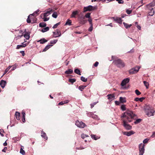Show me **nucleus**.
<instances>
[{"mask_svg":"<svg viewBox=\"0 0 155 155\" xmlns=\"http://www.w3.org/2000/svg\"><path fill=\"white\" fill-rule=\"evenodd\" d=\"M12 67V66H9L5 70V73L3 74V75L2 76V77L4 74H5L6 73H7L8 71Z\"/></svg>","mask_w":155,"mask_h":155,"instance_id":"2f4dec72","label":"nucleus"},{"mask_svg":"<svg viewBox=\"0 0 155 155\" xmlns=\"http://www.w3.org/2000/svg\"><path fill=\"white\" fill-rule=\"evenodd\" d=\"M136 115L132 111L127 110L122 114L121 117L123 123V126L127 130L131 129L132 127L128 124V123L130 122L135 119Z\"/></svg>","mask_w":155,"mask_h":155,"instance_id":"f257e3e1","label":"nucleus"},{"mask_svg":"<svg viewBox=\"0 0 155 155\" xmlns=\"http://www.w3.org/2000/svg\"><path fill=\"white\" fill-rule=\"evenodd\" d=\"M96 9V7L90 5L87 7H84V12L87 11H93Z\"/></svg>","mask_w":155,"mask_h":155,"instance_id":"39448f33","label":"nucleus"},{"mask_svg":"<svg viewBox=\"0 0 155 155\" xmlns=\"http://www.w3.org/2000/svg\"><path fill=\"white\" fill-rule=\"evenodd\" d=\"M41 136L42 137H43L46 140H47L48 137L46 136V134L45 132L42 131L41 132Z\"/></svg>","mask_w":155,"mask_h":155,"instance_id":"6ab92c4d","label":"nucleus"},{"mask_svg":"<svg viewBox=\"0 0 155 155\" xmlns=\"http://www.w3.org/2000/svg\"><path fill=\"white\" fill-rule=\"evenodd\" d=\"M17 66V65L16 64H15L14 65H13L12 66L13 67H12V68L11 69V70L13 71V70H15Z\"/></svg>","mask_w":155,"mask_h":155,"instance_id":"4d7b16f0","label":"nucleus"},{"mask_svg":"<svg viewBox=\"0 0 155 155\" xmlns=\"http://www.w3.org/2000/svg\"><path fill=\"white\" fill-rule=\"evenodd\" d=\"M24 36L26 39L28 40L30 38V34L28 33H25L24 35Z\"/></svg>","mask_w":155,"mask_h":155,"instance_id":"aec40b11","label":"nucleus"},{"mask_svg":"<svg viewBox=\"0 0 155 155\" xmlns=\"http://www.w3.org/2000/svg\"><path fill=\"white\" fill-rule=\"evenodd\" d=\"M88 21L89 22L90 25H93V24L92 23V19L91 18L89 19Z\"/></svg>","mask_w":155,"mask_h":155,"instance_id":"6e6d98bb","label":"nucleus"},{"mask_svg":"<svg viewBox=\"0 0 155 155\" xmlns=\"http://www.w3.org/2000/svg\"><path fill=\"white\" fill-rule=\"evenodd\" d=\"M129 80H130L128 78H126L124 79L122 81V82L121 84V85L122 86H124L127 83L129 82Z\"/></svg>","mask_w":155,"mask_h":155,"instance_id":"f8f14e48","label":"nucleus"},{"mask_svg":"<svg viewBox=\"0 0 155 155\" xmlns=\"http://www.w3.org/2000/svg\"><path fill=\"white\" fill-rule=\"evenodd\" d=\"M58 16V14L56 12H54L52 15V17L54 18H56Z\"/></svg>","mask_w":155,"mask_h":155,"instance_id":"79ce46f5","label":"nucleus"},{"mask_svg":"<svg viewBox=\"0 0 155 155\" xmlns=\"http://www.w3.org/2000/svg\"><path fill=\"white\" fill-rule=\"evenodd\" d=\"M123 24L126 28H130L131 26L132 25H128L127 24L125 23L124 22L123 23Z\"/></svg>","mask_w":155,"mask_h":155,"instance_id":"cd10ccee","label":"nucleus"},{"mask_svg":"<svg viewBox=\"0 0 155 155\" xmlns=\"http://www.w3.org/2000/svg\"><path fill=\"white\" fill-rule=\"evenodd\" d=\"M121 109L123 111H124L126 110V106L125 105H122L121 106Z\"/></svg>","mask_w":155,"mask_h":155,"instance_id":"a18cd8bd","label":"nucleus"},{"mask_svg":"<svg viewBox=\"0 0 155 155\" xmlns=\"http://www.w3.org/2000/svg\"><path fill=\"white\" fill-rule=\"evenodd\" d=\"M62 101L63 102V104H67L68 103L69 101L68 100H66V101Z\"/></svg>","mask_w":155,"mask_h":155,"instance_id":"69168bd1","label":"nucleus"},{"mask_svg":"<svg viewBox=\"0 0 155 155\" xmlns=\"http://www.w3.org/2000/svg\"><path fill=\"white\" fill-rule=\"evenodd\" d=\"M47 41V40L43 38L37 41L38 42H40V44H43Z\"/></svg>","mask_w":155,"mask_h":155,"instance_id":"a211bd4d","label":"nucleus"},{"mask_svg":"<svg viewBox=\"0 0 155 155\" xmlns=\"http://www.w3.org/2000/svg\"><path fill=\"white\" fill-rule=\"evenodd\" d=\"M135 133V132H134L133 131L131 130L129 131L123 132V134L127 136H130L131 135L134 134Z\"/></svg>","mask_w":155,"mask_h":155,"instance_id":"9b49d317","label":"nucleus"},{"mask_svg":"<svg viewBox=\"0 0 155 155\" xmlns=\"http://www.w3.org/2000/svg\"><path fill=\"white\" fill-rule=\"evenodd\" d=\"M154 13V11L153 8H152L151 12H149V15L151 16H153Z\"/></svg>","mask_w":155,"mask_h":155,"instance_id":"a19ab883","label":"nucleus"},{"mask_svg":"<svg viewBox=\"0 0 155 155\" xmlns=\"http://www.w3.org/2000/svg\"><path fill=\"white\" fill-rule=\"evenodd\" d=\"M98 102H94V103H92V104H91V108H93V107L94 106L96 105L97 103Z\"/></svg>","mask_w":155,"mask_h":155,"instance_id":"5fc2aeb1","label":"nucleus"},{"mask_svg":"<svg viewBox=\"0 0 155 155\" xmlns=\"http://www.w3.org/2000/svg\"><path fill=\"white\" fill-rule=\"evenodd\" d=\"M144 99L145 98L143 97H142L140 98L136 97L134 99V101H140V102H142L143 100H144Z\"/></svg>","mask_w":155,"mask_h":155,"instance_id":"412c9836","label":"nucleus"},{"mask_svg":"<svg viewBox=\"0 0 155 155\" xmlns=\"http://www.w3.org/2000/svg\"><path fill=\"white\" fill-rule=\"evenodd\" d=\"M144 110L146 114L148 117L153 116L154 114L155 111L153 107L150 105H146Z\"/></svg>","mask_w":155,"mask_h":155,"instance_id":"f03ea898","label":"nucleus"},{"mask_svg":"<svg viewBox=\"0 0 155 155\" xmlns=\"http://www.w3.org/2000/svg\"><path fill=\"white\" fill-rule=\"evenodd\" d=\"M135 92L136 94L137 95H139L141 94V93L138 90H135Z\"/></svg>","mask_w":155,"mask_h":155,"instance_id":"864d4df0","label":"nucleus"},{"mask_svg":"<svg viewBox=\"0 0 155 155\" xmlns=\"http://www.w3.org/2000/svg\"><path fill=\"white\" fill-rule=\"evenodd\" d=\"M52 11V8H49L46 12L44 13L43 14H41L40 15L41 18H42V17H46L48 16L51 14Z\"/></svg>","mask_w":155,"mask_h":155,"instance_id":"6e6552de","label":"nucleus"},{"mask_svg":"<svg viewBox=\"0 0 155 155\" xmlns=\"http://www.w3.org/2000/svg\"><path fill=\"white\" fill-rule=\"evenodd\" d=\"M7 150V147H5L4 149L2 150V152H5Z\"/></svg>","mask_w":155,"mask_h":155,"instance_id":"774afa93","label":"nucleus"},{"mask_svg":"<svg viewBox=\"0 0 155 155\" xmlns=\"http://www.w3.org/2000/svg\"><path fill=\"white\" fill-rule=\"evenodd\" d=\"M20 140V138L18 137H15L12 138L13 142L16 143L17 141Z\"/></svg>","mask_w":155,"mask_h":155,"instance_id":"7c9ffc66","label":"nucleus"},{"mask_svg":"<svg viewBox=\"0 0 155 155\" xmlns=\"http://www.w3.org/2000/svg\"><path fill=\"white\" fill-rule=\"evenodd\" d=\"M20 53L22 54V55L23 56H24L25 55V53L24 51H20Z\"/></svg>","mask_w":155,"mask_h":155,"instance_id":"338daca9","label":"nucleus"},{"mask_svg":"<svg viewBox=\"0 0 155 155\" xmlns=\"http://www.w3.org/2000/svg\"><path fill=\"white\" fill-rule=\"evenodd\" d=\"M140 68V67L138 66L130 70L129 71V73L131 74H135L139 71Z\"/></svg>","mask_w":155,"mask_h":155,"instance_id":"1a4fd4ad","label":"nucleus"},{"mask_svg":"<svg viewBox=\"0 0 155 155\" xmlns=\"http://www.w3.org/2000/svg\"><path fill=\"white\" fill-rule=\"evenodd\" d=\"M49 27H46L45 28H43L41 30V31L42 32H45L46 31H48L49 30Z\"/></svg>","mask_w":155,"mask_h":155,"instance_id":"c85d7f7f","label":"nucleus"},{"mask_svg":"<svg viewBox=\"0 0 155 155\" xmlns=\"http://www.w3.org/2000/svg\"><path fill=\"white\" fill-rule=\"evenodd\" d=\"M114 62L115 64L119 68H123L125 66L124 63L120 59L114 61Z\"/></svg>","mask_w":155,"mask_h":155,"instance_id":"7ed1b4c3","label":"nucleus"},{"mask_svg":"<svg viewBox=\"0 0 155 155\" xmlns=\"http://www.w3.org/2000/svg\"><path fill=\"white\" fill-rule=\"evenodd\" d=\"M53 46L52 45H47L45 48L43 50V51H45L47 50H48V49H49L51 47H52Z\"/></svg>","mask_w":155,"mask_h":155,"instance_id":"5701e85b","label":"nucleus"},{"mask_svg":"<svg viewBox=\"0 0 155 155\" xmlns=\"http://www.w3.org/2000/svg\"><path fill=\"white\" fill-rule=\"evenodd\" d=\"M4 132L3 130V129H0V134L2 137H3L4 135L2 133Z\"/></svg>","mask_w":155,"mask_h":155,"instance_id":"052dcab7","label":"nucleus"},{"mask_svg":"<svg viewBox=\"0 0 155 155\" xmlns=\"http://www.w3.org/2000/svg\"><path fill=\"white\" fill-rule=\"evenodd\" d=\"M71 25V21L70 19H68L65 24V25Z\"/></svg>","mask_w":155,"mask_h":155,"instance_id":"c756f323","label":"nucleus"},{"mask_svg":"<svg viewBox=\"0 0 155 155\" xmlns=\"http://www.w3.org/2000/svg\"><path fill=\"white\" fill-rule=\"evenodd\" d=\"M75 125L78 127L82 128H84L86 126L85 123L81 121H79L78 120H77L76 121Z\"/></svg>","mask_w":155,"mask_h":155,"instance_id":"423d86ee","label":"nucleus"},{"mask_svg":"<svg viewBox=\"0 0 155 155\" xmlns=\"http://www.w3.org/2000/svg\"><path fill=\"white\" fill-rule=\"evenodd\" d=\"M39 10L38 9L37 11L35 12L33 14L30 15L28 17V18H27V23H30L31 22V21L29 18V17H30V16H36L39 14Z\"/></svg>","mask_w":155,"mask_h":155,"instance_id":"0eeeda50","label":"nucleus"},{"mask_svg":"<svg viewBox=\"0 0 155 155\" xmlns=\"http://www.w3.org/2000/svg\"><path fill=\"white\" fill-rule=\"evenodd\" d=\"M6 84V81L3 80H2L0 82V85L1 86V87L2 88H4Z\"/></svg>","mask_w":155,"mask_h":155,"instance_id":"2eb2a0df","label":"nucleus"},{"mask_svg":"<svg viewBox=\"0 0 155 155\" xmlns=\"http://www.w3.org/2000/svg\"><path fill=\"white\" fill-rule=\"evenodd\" d=\"M90 15L91 13H87L85 15V17L87 18H90Z\"/></svg>","mask_w":155,"mask_h":155,"instance_id":"de8ad7c7","label":"nucleus"},{"mask_svg":"<svg viewBox=\"0 0 155 155\" xmlns=\"http://www.w3.org/2000/svg\"><path fill=\"white\" fill-rule=\"evenodd\" d=\"M27 44L26 43L25 44L24 42L22 43L21 45H17V47L16 48V49H19L21 48H23L25 47L26 46Z\"/></svg>","mask_w":155,"mask_h":155,"instance_id":"4468645a","label":"nucleus"},{"mask_svg":"<svg viewBox=\"0 0 155 155\" xmlns=\"http://www.w3.org/2000/svg\"><path fill=\"white\" fill-rule=\"evenodd\" d=\"M53 46L52 45H47L45 48L43 50V51H45L47 50H48V49H49L51 47H52Z\"/></svg>","mask_w":155,"mask_h":155,"instance_id":"b1692460","label":"nucleus"},{"mask_svg":"<svg viewBox=\"0 0 155 155\" xmlns=\"http://www.w3.org/2000/svg\"><path fill=\"white\" fill-rule=\"evenodd\" d=\"M114 20L117 23L120 24H121L122 22V20L121 18L119 17H117L114 18Z\"/></svg>","mask_w":155,"mask_h":155,"instance_id":"dca6fc26","label":"nucleus"},{"mask_svg":"<svg viewBox=\"0 0 155 155\" xmlns=\"http://www.w3.org/2000/svg\"><path fill=\"white\" fill-rule=\"evenodd\" d=\"M25 116H22V122H23V123H24L25 122Z\"/></svg>","mask_w":155,"mask_h":155,"instance_id":"e2e57ef3","label":"nucleus"},{"mask_svg":"<svg viewBox=\"0 0 155 155\" xmlns=\"http://www.w3.org/2000/svg\"><path fill=\"white\" fill-rule=\"evenodd\" d=\"M91 138L94 140H97L99 138L97 136L94 134H91Z\"/></svg>","mask_w":155,"mask_h":155,"instance_id":"f704fd0d","label":"nucleus"},{"mask_svg":"<svg viewBox=\"0 0 155 155\" xmlns=\"http://www.w3.org/2000/svg\"><path fill=\"white\" fill-rule=\"evenodd\" d=\"M73 72V70L71 69H69L68 70L66 71L65 73L67 74H71Z\"/></svg>","mask_w":155,"mask_h":155,"instance_id":"bb28decb","label":"nucleus"},{"mask_svg":"<svg viewBox=\"0 0 155 155\" xmlns=\"http://www.w3.org/2000/svg\"><path fill=\"white\" fill-rule=\"evenodd\" d=\"M93 30V25H91L90 27L88 29V31H91Z\"/></svg>","mask_w":155,"mask_h":155,"instance_id":"680f3d73","label":"nucleus"},{"mask_svg":"<svg viewBox=\"0 0 155 155\" xmlns=\"http://www.w3.org/2000/svg\"><path fill=\"white\" fill-rule=\"evenodd\" d=\"M132 10L127 9L126 10V12L128 14H130L132 12Z\"/></svg>","mask_w":155,"mask_h":155,"instance_id":"bf43d9fd","label":"nucleus"},{"mask_svg":"<svg viewBox=\"0 0 155 155\" xmlns=\"http://www.w3.org/2000/svg\"><path fill=\"white\" fill-rule=\"evenodd\" d=\"M57 41L58 40L57 39L51 40L50 41V43L51 44H54L57 42Z\"/></svg>","mask_w":155,"mask_h":155,"instance_id":"49530a36","label":"nucleus"},{"mask_svg":"<svg viewBox=\"0 0 155 155\" xmlns=\"http://www.w3.org/2000/svg\"><path fill=\"white\" fill-rule=\"evenodd\" d=\"M149 139L147 138H146L143 141V144H145V143H147L148 142V141H149Z\"/></svg>","mask_w":155,"mask_h":155,"instance_id":"3c124183","label":"nucleus"},{"mask_svg":"<svg viewBox=\"0 0 155 155\" xmlns=\"http://www.w3.org/2000/svg\"><path fill=\"white\" fill-rule=\"evenodd\" d=\"M79 13L78 11H74L72 12V15L71 16V18H75V15H77Z\"/></svg>","mask_w":155,"mask_h":155,"instance_id":"f3484780","label":"nucleus"},{"mask_svg":"<svg viewBox=\"0 0 155 155\" xmlns=\"http://www.w3.org/2000/svg\"><path fill=\"white\" fill-rule=\"evenodd\" d=\"M155 5V0H153L151 3L147 5L149 7H153Z\"/></svg>","mask_w":155,"mask_h":155,"instance_id":"4be33fe9","label":"nucleus"},{"mask_svg":"<svg viewBox=\"0 0 155 155\" xmlns=\"http://www.w3.org/2000/svg\"><path fill=\"white\" fill-rule=\"evenodd\" d=\"M98 64H99L98 62L97 61H96L95 62V63L94 64V67H97L98 66Z\"/></svg>","mask_w":155,"mask_h":155,"instance_id":"0e129e2a","label":"nucleus"},{"mask_svg":"<svg viewBox=\"0 0 155 155\" xmlns=\"http://www.w3.org/2000/svg\"><path fill=\"white\" fill-rule=\"evenodd\" d=\"M90 114L92 118L98 120V117L97 115L94 114L92 112Z\"/></svg>","mask_w":155,"mask_h":155,"instance_id":"393cba45","label":"nucleus"},{"mask_svg":"<svg viewBox=\"0 0 155 155\" xmlns=\"http://www.w3.org/2000/svg\"><path fill=\"white\" fill-rule=\"evenodd\" d=\"M86 87V86L81 85L79 86L78 89L82 91V90L84 89Z\"/></svg>","mask_w":155,"mask_h":155,"instance_id":"4c0bfd02","label":"nucleus"},{"mask_svg":"<svg viewBox=\"0 0 155 155\" xmlns=\"http://www.w3.org/2000/svg\"><path fill=\"white\" fill-rule=\"evenodd\" d=\"M108 99L110 101H112L115 99V95L114 94H110L107 95Z\"/></svg>","mask_w":155,"mask_h":155,"instance_id":"ddd939ff","label":"nucleus"},{"mask_svg":"<svg viewBox=\"0 0 155 155\" xmlns=\"http://www.w3.org/2000/svg\"><path fill=\"white\" fill-rule=\"evenodd\" d=\"M81 137L82 138L84 139L85 137H88V135L87 134H81Z\"/></svg>","mask_w":155,"mask_h":155,"instance_id":"c03bdc74","label":"nucleus"},{"mask_svg":"<svg viewBox=\"0 0 155 155\" xmlns=\"http://www.w3.org/2000/svg\"><path fill=\"white\" fill-rule=\"evenodd\" d=\"M39 26L41 27H45L46 26V24L44 22L41 23L39 24Z\"/></svg>","mask_w":155,"mask_h":155,"instance_id":"473e14b6","label":"nucleus"},{"mask_svg":"<svg viewBox=\"0 0 155 155\" xmlns=\"http://www.w3.org/2000/svg\"><path fill=\"white\" fill-rule=\"evenodd\" d=\"M15 114L16 117L17 119L18 120H19L20 119V113L19 112L16 111L15 112Z\"/></svg>","mask_w":155,"mask_h":155,"instance_id":"a878e982","label":"nucleus"},{"mask_svg":"<svg viewBox=\"0 0 155 155\" xmlns=\"http://www.w3.org/2000/svg\"><path fill=\"white\" fill-rule=\"evenodd\" d=\"M143 83L144 84V85L146 87V88L148 89V88L149 86V84L146 81H143Z\"/></svg>","mask_w":155,"mask_h":155,"instance_id":"e433bc0d","label":"nucleus"},{"mask_svg":"<svg viewBox=\"0 0 155 155\" xmlns=\"http://www.w3.org/2000/svg\"><path fill=\"white\" fill-rule=\"evenodd\" d=\"M60 24V22H58V23L56 24L53 26L52 28L54 29L58 27V26Z\"/></svg>","mask_w":155,"mask_h":155,"instance_id":"603ef678","label":"nucleus"},{"mask_svg":"<svg viewBox=\"0 0 155 155\" xmlns=\"http://www.w3.org/2000/svg\"><path fill=\"white\" fill-rule=\"evenodd\" d=\"M81 80L84 82H86L87 81V79L85 78L83 76H81Z\"/></svg>","mask_w":155,"mask_h":155,"instance_id":"ea45409f","label":"nucleus"},{"mask_svg":"<svg viewBox=\"0 0 155 155\" xmlns=\"http://www.w3.org/2000/svg\"><path fill=\"white\" fill-rule=\"evenodd\" d=\"M69 81L71 83L73 84L76 81V80L75 79H70L69 80Z\"/></svg>","mask_w":155,"mask_h":155,"instance_id":"8fccbe9b","label":"nucleus"},{"mask_svg":"<svg viewBox=\"0 0 155 155\" xmlns=\"http://www.w3.org/2000/svg\"><path fill=\"white\" fill-rule=\"evenodd\" d=\"M21 147L20 149V153H21V154H22V155H24L25 153V151L23 150V148H22V147H23L21 146Z\"/></svg>","mask_w":155,"mask_h":155,"instance_id":"58836bf2","label":"nucleus"},{"mask_svg":"<svg viewBox=\"0 0 155 155\" xmlns=\"http://www.w3.org/2000/svg\"><path fill=\"white\" fill-rule=\"evenodd\" d=\"M120 100L121 102L123 103L125 102H126L125 98L122 97H120Z\"/></svg>","mask_w":155,"mask_h":155,"instance_id":"72a5a7b5","label":"nucleus"},{"mask_svg":"<svg viewBox=\"0 0 155 155\" xmlns=\"http://www.w3.org/2000/svg\"><path fill=\"white\" fill-rule=\"evenodd\" d=\"M53 37L54 38H57L61 36V31L58 29L56 30L55 31L53 32Z\"/></svg>","mask_w":155,"mask_h":155,"instance_id":"9d476101","label":"nucleus"},{"mask_svg":"<svg viewBox=\"0 0 155 155\" xmlns=\"http://www.w3.org/2000/svg\"><path fill=\"white\" fill-rule=\"evenodd\" d=\"M116 1L118 2V3L119 4H123L124 3V1L122 0H116Z\"/></svg>","mask_w":155,"mask_h":155,"instance_id":"13d9d810","label":"nucleus"},{"mask_svg":"<svg viewBox=\"0 0 155 155\" xmlns=\"http://www.w3.org/2000/svg\"><path fill=\"white\" fill-rule=\"evenodd\" d=\"M74 72L78 75H81V74L80 71L78 69H75L74 70Z\"/></svg>","mask_w":155,"mask_h":155,"instance_id":"c9c22d12","label":"nucleus"},{"mask_svg":"<svg viewBox=\"0 0 155 155\" xmlns=\"http://www.w3.org/2000/svg\"><path fill=\"white\" fill-rule=\"evenodd\" d=\"M41 18L43 19L44 21H48L49 19V18H46V17H42Z\"/></svg>","mask_w":155,"mask_h":155,"instance_id":"09e8293b","label":"nucleus"},{"mask_svg":"<svg viewBox=\"0 0 155 155\" xmlns=\"http://www.w3.org/2000/svg\"><path fill=\"white\" fill-rule=\"evenodd\" d=\"M142 120V119H137L134 122L135 124H137L140 122Z\"/></svg>","mask_w":155,"mask_h":155,"instance_id":"37998d69","label":"nucleus"},{"mask_svg":"<svg viewBox=\"0 0 155 155\" xmlns=\"http://www.w3.org/2000/svg\"><path fill=\"white\" fill-rule=\"evenodd\" d=\"M145 145L142 143L140 144L138 146L139 150V155H143L145 151Z\"/></svg>","mask_w":155,"mask_h":155,"instance_id":"20e7f679","label":"nucleus"}]
</instances>
